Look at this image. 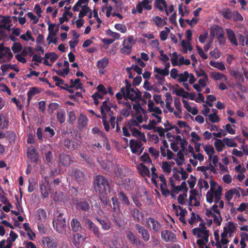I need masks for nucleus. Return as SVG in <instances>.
<instances>
[{"instance_id": "1", "label": "nucleus", "mask_w": 248, "mask_h": 248, "mask_svg": "<svg viewBox=\"0 0 248 248\" xmlns=\"http://www.w3.org/2000/svg\"><path fill=\"white\" fill-rule=\"evenodd\" d=\"M93 185L95 191L99 194H105L107 191H109L108 181L102 175H97L95 177Z\"/></svg>"}, {"instance_id": "2", "label": "nucleus", "mask_w": 248, "mask_h": 248, "mask_svg": "<svg viewBox=\"0 0 248 248\" xmlns=\"http://www.w3.org/2000/svg\"><path fill=\"white\" fill-rule=\"evenodd\" d=\"M48 34L46 40L48 44H50L53 43L55 44L58 43V39L57 35L59 30V25L58 24H51L48 23Z\"/></svg>"}, {"instance_id": "3", "label": "nucleus", "mask_w": 248, "mask_h": 248, "mask_svg": "<svg viewBox=\"0 0 248 248\" xmlns=\"http://www.w3.org/2000/svg\"><path fill=\"white\" fill-rule=\"evenodd\" d=\"M14 55L9 47L0 44V63L10 62Z\"/></svg>"}, {"instance_id": "4", "label": "nucleus", "mask_w": 248, "mask_h": 248, "mask_svg": "<svg viewBox=\"0 0 248 248\" xmlns=\"http://www.w3.org/2000/svg\"><path fill=\"white\" fill-rule=\"evenodd\" d=\"M84 223L89 230L93 233L95 237L98 238H101L102 237L99 228L91 219L86 218L84 220Z\"/></svg>"}, {"instance_id": "5", "label": "nucleus", "mask_w": 248, "mask_h": 248, "mask_svg": "<svg viewBox=\"0 0 248 248\" xmlns=\"http://www.w3.org/2000/svg\"><path fill=\"white\" fill-rule=\"evenodd\" d=\"M126 236L130 244L135 245L138 247L142 248L145 246V244L131 231H128L126 233Z\"/></svg>"}, {"instance_id": "6", "label": "nucleus", "mask_w": 248, "mask_h": 248, "mask_svg": "<svg viewBox=\"0 0 248 248\" xmlns=\"http://www.w3.org/2000/svg\"><path fill=\"white\" fill-rule=\"evenodd\" d=\"M141 95V92L138 88H135V92L129 91V94H128V93H126L125 99L127 100V99H129L132 101H135L139 102L142 99Z\"/></svg>"}, {"instance_id": "7", "label": "nucleus", "mask_w": 248, "mask_h": 248, "mask_svg": "<svg viewBox=\"0 0 248 248\" xmlns=\"http://www.w3.org/2000/svg\"><path fill=\"white\" fill-rule=\"evenodd\" d=\"M161 236L165 242H174L176 240L175 234L170 230L162 231Z\"/></svg>"}, {"instance_id": "8", "label": "nucleus", "mask_w": 248, "mask_h": 248, "mask_svg": "<svg viewBox=\"0 0 248 248\" xmlns=\"http://www.w3.org/2000/svg\"><path fill=\"white\" fill-rule=\"evenodd\" d=\"M12 26V20L10 16H2L0 17V28H4L10 31Z\"/></svg>"}, {"instance_id": "9", "label": "nucleus", "mask_w": 248, "mask_h": 248, "mask_svg": "<svg viewBox=\"0 0 248 248\" xmlns=\"http://www.w3.org/2000/svg\"><path fill=\"white\" fill-rule=\"evenodd\" d=\"M42 243L44 248H57L58 246L57 240L49 237H44Z\"/></svg>"}, {"instance_id": "10", "label": "nucleus", "mask_w": 248, "mask_h": 248, "mask_svg": "<svg viewBox=\"0 0 248 248\" xmlns=\"http://www.w3.org/2000/svg\"><path fill=\"white\" fill-rule=\"evenodd\" d=\"M112 219L115 226L118 228H122L124 226V221L120 212L112 213Z\"/></svg>"}, {"instance_id": "11", "label": "nucleus", "mask_w": 248, "mask_h": 248, "mask_svg": "<svg viewBox=\"0 0 248 248\" xmlns=\"http://www.w3.org/2000/svg\"><path fill=\"white\" fill-rule=\"evenodd\" d=\"M135 227L138 232L141 235L143 240L146 242H148L150 238V235L148 231L139 224H136Z\"/></svg>"}, {"instance_id": "12", "label": "nucleus", "mask_w": 248, "mask_h": 248, "mask_svg": "<svg viewBox=\"0 0 248 248\" xmlns=\"http://www.w3.org/2000/svg\"><path fill=\"white\" fill-rule=\"evenodd\" d=\"M130 148L131 152L133 154H136L138 150L140 149L143 145V144L140 141L131 139L129 141Z\"/></svg>"}, {"instance_id": "13", "label": "nucleus", "mask_w": 248, "mask_h": 248, "mask_svg": "<svg viewBox=\"0 0 248 248\" xmlns=\"http://www.w3.org/2000/svg\"><path fill=\"white\" fill-rule=\"evenodd\" d=\"M76 208L78 210L88 212L90 209V205L86 200H80L76 203Z\"/></svg>"}, {"instance_id": "14", "label": "nucleus", "mask_w": 248, "mask_h": 248, "mask_svg": "<svg viewBox=\"0 0 248 248\" xmlns=\"http://www.w3.org/2000/svg\"><path fill=\"white\" fill-rule=\"evenodd\" d=\"M210 35L214 37L215 35L216 37H221V35L224 33L223 29L217 25H215L210 29Z\"/></svg>"}, {"instance_id": "15", "label": "nucleus", "mask_w": 248, "mask_h": 248, "mask_svg": "<svg viewBox=\"0 0 248 248\" xmlns=\"http://www.w3.org/2000/svg\"><path fill=\"white\" fill-rule=\"evenodd\" d=\"M121 185L125 189L131 190L134 188L135 184V181L133 179L126 178L122 181Z\"/></svg>"}, {"instance_id": "16", "label": "nucleus", "mask_w": 248, "mask_h": 248, "mask_svg": "<svg viewBox=\"0 0 248 248\" xmlns=\"http://www.w3.org/2000/svg\"><path fill=\"white\" fill-rule=\"evenodd\" d=\"M61 214L57 218L54 219L53 225L54 230L59 233H62V220Z\"/></svg>"}, {"instance_id": "17", "label": "nucleus", "mask_w": 248, "mask_h": 248, "mask_svg": "<svg viewBox=\"0 0 248 248\" xmlns=\"http://www.w3.org/2000/svg\"><path fill=\"white\" fill-rule=\"evenodd\" d=\"M130 211L133 219L136 221L140 222L143 217V214L136 208H132Z\"/></svg>"}, {"instance_id": "18", "label": "nucleus", "mask_w": 248, "mask_h": 248, "mask_svg": "<svg viewBox=\"0 0 248 248\" xmlns=\"http://www.w3.org/2000/svg\"><path fill=\"white\" fill-rule=\"evenodd\" d=\"M226 31L230 42L232 45L237 46L238 43L234 31L231 29H226Z\"/></svg>"}, {"instance_id": "19", "label": "nucleus", "mask_w": 248, "mask_h": 248, "mask_svg": "<svg viewBox=\"0 0 248 248\" xmlns=\"http://www.w3.org/2000/svg\"><path fill=\"white\" fill-rule=\"evenodd\" d=\"M149 223H151L152 228L155 232H158L161 229V224L154 218L151 217H149L147 220V223L150 225Z\"/></svg>"}, {"instance_id": "20", "label": "nucleus", "mask_w": 248, "mask_h": 248, "mask_svg": "<svg viewBox=\"0 0 248 248\" xmlns=\"http://www.w3.org/2000/svg\"><path fill=\"white\" fill-rule=\"evenodd\" d=\"M74 179L78 183L83 181L84 179V173L79 170L75 169L72 174Z\"/></svg>"}, {"instance_id": "21", "label": "nucleus", "mask_w": 248, "mask_h": 248, "mask_svg": "<svg viewBox=\"0 0 248 248\" xmlns=\"http://www.w3.org/2000/svg\"><path fill=\"white\" fill-rule=\"evenodd\" d=\"M86 239V237L85 235L77 233L74 234L72 242L76 246L79 245L80 243L85 241Z\"/></svg>"}, {"instance_id": "22", "label": "nucleus", "mask_w": 248, "mask_h": 248, "mask_svg": "<svg viewBox=\"0 0 248 248\" xmlns=\"http://www.w3.org/2000/svg\"><path fill=\"white\" fill-rule=\"evenodd\" d=\"M20 38L25 42L31 41L34 42L35 41L31 32L29 30H27L25 33L20 35Z\"/></svg>"}, {"instance_id": "23", "label": "nucleus", "mask_w": 248, "mask_h": 248, "mask_svg": "<svg viewBox=\"0 0 248 248\" xmlns=\"http://www.w3.org/2000/svg\"><path fill=\"white\" fill-rule=\"evenodd\" d=\"M71 226L73 231L75 232H78L82 229L80 222L76 218H72L71 221Z\"/></svg>"}, {"instance_id": "24", "label": "nucleus", "mask_w": 248, "mask_h": 248, "mask_svg": "<svg viewBox=\"0 0 248 248\" xmlns=\"http://www.w3.org/2000/svg\"><path fill=\"white\" fill-rule=\"evenodd\" d=\"M37 150L33 147L31 146L28 149L27 156L32 161L37 160Z\"/></svg>"}, {"instance_id": "25", "label": "nucleus", "mask_w": 248, "mask_h": 248, "mask_svg": "<svg viewBox=\"0 0 248 248\" xmlns=\"http://www.w3.org/2000/svg\"><path fill=\"white\" fill-rule=\"evenodd\" d=\"M9 124V120L7 116L3 114H0V128L2 129H7Z\"/></svg>"}, {"instance_id": "26", "label": "nucleus", "mask_w": 248, "mask_h": 248, "mask_svg": "<svg viewBox=\"0 0 248 248\" xmlns=\"http://www.w3.org/2000/svg\"><path fill=\"white\" fill-rule=\"evenodd\" d=\"M136 43V40L134 39L132 35L129 36L126 39H125L123 42V46H127V48H132L133 45Z\"/></svg>"}, {"instance_id": "27", "label": "nucleus", "mask_w": 248, "mask_h": 248, "mask_svg": "<svg viewBox=\"0 0 248 248\" xmlns=\"http://www.w3.org/2000/svg\"><path fill=\"white\" fill-rule=\"evenodd\" d=\"M140 174L143 177H150V172L149 169L143 163H141L138 168Z\"/></svg>"}, {"instance_id": "28", "label": "nucleus", "mask_w": 248, "mask_h": 248, "mask_svg": "<svg viewBox=\"0 0 248 248\" xmlns=\"http://www.w3.org/2000/svg\"><path fill=\"white\" fill-rule=\"evenodd\" d=\"M96 220L101 224L102 229L104 231H108L110 229L111 225L109 221L96 217Z\"/></svg>"}, {"instance_id": "29", "label": "nucleus", "mask_w": 248, "mask_h": 248, "mask_svg": "<svg viewBox=\"0 0 248 248\" xmlns=\"http://www.w3.org/2000/svg\"><path fill=\"white\" fill-rule=\"evenodd\" d=\"M40 92V89L37 87H32L30 88L29 91L27 93L28 101L30 102L32 97L39 93Z\"/></svg>"}, {"instance_id": "30", "label": "nucleus", "mask_w": 248, "mask_h": 248, "mask_svg": "<svg viewBox=\"0 0 248 248\" xmlns=\"http://www.w3.org/2000/svg\"><path fill=\"white\" fill-rule=\"evenodd\" d=\"M190 195L189 196V200H195L194 203V206H199L200 204V202L197 200L196 196L198 195V191L195 189H193L190 190Z\"/></svg>"}, {"instance_id": "31", "label": "nucleus", "mask_w": 248, "mask_h": 248, "mask_svg": "<svg viewBox=\"0 0 248 248\" xmlns=\"http://www.w3.org/2000/svg\"><path fill=\"white\" fill-rule=\"evenodd\" d=\"M111 201L112 202V210L113 213H118L120 212V202H119L116 197H113L111 198Z\"/></svg>"}, {"instance_id": "32", "label": "nucleus", "mask_w": 248, "mask_h": 248, "mask_svg": "<svg viewBox=\"0 0 248 248\" xmlns=\"http://www.w3.org/2000/svg\"><path fill=\"white\" fill-rule=\"evenodd\" d=\"M22 48L23 46L19 42H14L11 46V49L15 55L20 53Z\"/></svg>"}, {"instance_id": "33", "label": "nucleus", "mask_w": 248, "mask_h": 248, "mask_svg": "<svg viewBox=\"0 0 248 248\" xmlns=\"http://www.w3.org/2000/svg\"><path fill=\"white\" fill-rule=\"evenodd\" d=\"M36 218L40 222L44 221L46 218V212L45 210L39 209L36 212Z\"/></svg>"}, {"instance_id": "34", "label": "nucleus", "mask_w": 248, "mask_h": 248, "mask_svg": "<svg viewBox=\"0 0 248 248\" xmlns=\"http://www.w3.org/2000/svg\"><path fill=\"white\" fill-rule=\"evenodd\" d=\"M210 76L215 80H227L226 76L219 72H212Z\"/></svg>"}, {"instance_id": "35", "label": "nucleus", "mask_w": 248, "mask_h": 248, "mask_svg": "<svg viewBox=\"0 0 248 248\" xmlns=\"http://www.w3.org/2000/svg\"><path fill=\"white\" fill-rule=\"evenodd\" d=\"M108 59L106 57H104L98 61L97 62V66L98 68L105 69L108 66Z\"/></svg>"}, {"instance_id": "36", "label": "nucleus", "mask_w": 248, "mask_h": 248, "mask_svg": "<svg viewBox=\"0 0 248 248\" xmlns=\"http://www.w3.org/2000/svg\"><path fill=\"white\" fill-rule=\"evenodd\" d=\"M214 139L216 140V141L214 142V145L217 151L218 152H221L225 146V145L223 143V140H222L216 138H214Z\"/></svg>"}, {"instance_id": "37", "label": "nucleus", "mask_w": 248, "mask_h": 248, "mask_svg": "<svg viewBox=\"0 0 248 248\" xmlns=\"http://www.w3.org/2000/svg\"><path fill=\"white\" fill-rule=\"evenodd\" d=\"M209 64L213 67L217 68L221 71L225 70L226 68L222 62H216L211 61L209 62Z\"/></svg>"}, {"instance_id": "38", "label": "nucleus", "mask_w": 248, "mask_h": 248, "mask_svg": "<svg viewBox=\"0 0 248 248\" xmlns=\"http://www.w3.org/2000/svg\"><path fill=\"white\" fill-rule=\"evenodd\" d=\"M19 54L25 56V57L28 55H29L30 57H31L33 54V48L31 46H28L25 48L23 47Z\"/></svg>"}, {"instance_id": "39", "label": "nucleus", "mask_w": 248, "mask_h": 248, "mask_svg": "<svg viewBox=\"0 0 248 248\" xmlns=\"http://www.w3.org/2000/svg\"><path fill=\"white\" fill-rule=\"evenodd\" d=\"M203 147L204 151L209 156V158L211 159L212 155L215 153L214 147L211 145H203Z\"/></svg>"}, {"instance_id": "40", "label": "nucleus", "mask_w": 248, "mask_h": 248, "mask_svg": "<svg viewBox=\"0 0 248 248\" xmlns=\"http://www.w3.org/2000/svg\"><path fill=\"white\" fill-rule=\"evenodd\" d=\"M88 118L84 115H80L78 119V124L80 127H84L87 125Z\"/></svg>"}, {"instance_id": "41", "label": "nucleus", "mask_w": 248, "mask_h": 248, "mask_svg": "<svg viewBox=\"0 0 248 248\" xmlns=\"http://www.w3.org/2000/svg\"><path fill=\"white\" fill-rule=\"evenodd\" d=\"M91 10L90 8L87 5H83L81 7V10L80 11L78 14V17H83L87 15V13H88L89 12H91Z\"/></svg>"}, {"instance_id": "42", "label": "nucleus", "mask_w": 248, "mask_h": 248, "mask_svg": "<svg viewBox=\"0 0 248 248\" xmlns=\"http://www.w3.org/2000/svg\"><path fill=\"white\" fill-rule=\"evenodd\" d=\"M109 102V98H108L107 100L104 101L103 102L102 105L100 108V112L101 114H103L104 112H109L111 110L110 107L108 105V102Z\"/></svg>"}, {"instance_id": "43", "label": "nucleus", "mask_w": 248, "mask_h": 248, "mask_svg": "<svg viewBox=\"0 0 248 248\" xmlns=\"http://www.w3.org/2000/svg\"><path fill=\"white\" fill-rule=\"evenodd\" d=\"M27 16L29 19L30 21L32 24H37L39 21V17L37 16H35L32 12H28L27 14Z\"/></svg>"}, {"instance_id": "44", "label": "nucleus", "mask_w": 248, "mask_h": 248, "mask_svg": "<svg viewBox=\"0 0 248 248\" xmlns=\"http://www.w3.org/2000/svg\"><path fill=\"white\" fill-rule=\"evenodd\" d=\"M223 142L228 147H236L237 146V144L235 142L233 139H229L228 138H224L223 139Z\"/></svg>"}, {"instance_id": "45", "label": "nucleus", "mask_w": 248, "mask_h": 248, "mask_svg": "<svg viewBox=\"0 0 248 248\" xmlns=\"http://www.w3.org/2000/svg\"><path fill=\"white\" fill-rule=\"evenodd\" d=\"M178 81L180 82L184 83L187 81L189 78V74L187 71H185L183 73L178 74Z\"/></svg>"}, {"instance_id": "46", "label": "nucleus", "mask_w": 248, "mask_h": 248, "mask_svg": "<svg viewBox=\"0 0 248 248\" xmlns=\"http://www.w3.org/2000/svg\"><path fill=\"white\" fill-rule=\"evenodd\" d=\"M70 82L71 87H76L77 89L82 88V84L80 82L79 78H77L74 80L71 79Z\"/></svg>"}, {"instance_id": "47", "label": "nucleus", "mask_w": 248, "mask_h": 248, "mask_svg": "<svg viewBox=\"0 0 248 248\" xmlns=\"http://www.w3.org/2000/svg\"><path fill=\"white\" fill-rule=\"evenodd\" d=\"M119 197L124 204L127 205H129L130 204V202L128 198L124 192H120L119 193Z\"/></svg>"}, {"instance_id": "48", "label": "nucleus", "mask_w": 248, "mask_h": 248, "mask_svg": "<svg viewBox=\"0 0 248 248\" xmlns=\"http://www.w3.org/2000/svg\"><path fill=\"white\" fill-rule=\"evenodd\" d=\"M233 12H232L229 9H227L222 14L223 17L228 20L232 19L233 18Z\"/></svg>"}, {"instance_id": "49", "label": "nucleus", "mask_w": 248, "mask_h": 248, "mask_svg": "<svg viewBox=\"0 0 248 248\" xmlns=\"http://www.w3.org/2000/svg\"><path fill=\"white\" fill-rule=\"evenodd\" d=\"M165 30H163L160 32V38L162 41H165L168 37V34L170 32V30L168 27L165 28Z\"/></svg>"}, {"instance_id": "50", "label": "nucleus", "mask_w": 248, "mask_h": 248, "mask_svg": "<svg viewBox=\"0 0 248 248\" xmlns=\"http://www.w3.org/2000/svg\"><path fill=\"white\" fill-rule=\"evenodd\" d=\"M17 236L18 235L16 233L11 231L10 232L9 237L7 238L6 240L7 242L10 243V245L12 244L13 245V243L15 241Z\"/></svg>"}, {"instance_id": "51", "label": "nucleus", "mask_w": 248, "mask_h": 248, "mask_svg": "<svg viewBox=\"0 0 248 248\" xmlns=\"http://www.w3.org/2000/svg\"><path fill=\"white\" fill-rule=\"evenodd\" d=\"M154 71L155 73L162 75L163 77H166L169 74V71H167L165 69H161L157 67H154Z\"/></svg>"}, {"instance_id": "52", "label": "nucleus", "mask_w": 248, "mask_h": 248, "mask_svg": "<svg viewBox=\"0 0 248 248\" xmlns=\"http://www.w3.org/2000/svg\"><path fill=\"white\" fill-rule=\"evenodd\" d=\"M156 124V122L155 120L153 119L152 120H150L149 122V123L148 125L147 124H142V127L147 130H151L155 127V126Z\"/></svg>"}, {"instance_id": "53", "label": "nucleus", "mask_w": 248, "mask_h": 248, "mask_svg": "<svg viewBox=\"0 0 248 248\" xmlns=\"http://www.w3.org/2000/svg\"><path fill=\"white\" fill-rule=\"evenodd\" d=\"M32 61L34 62L35 65H38V63H41L43 58L40 54H32Z\"/></svg>"}, {"instance_id": "54", "label": "nucleus", "mask_w": 248, "mask_h": 248, "mask_svg": "<svg viewBox=\"0 0 248 248\" xmlns=\"http://www.w3.org/2000/svg\"><path fill=\"white\" fill-rule=\"evenodd\" d=\"M232 20L234 22H237L238 21H242L244 20V18L237 11H233Z\"/></svg>"}, {"instance_id": "55", "label": "nucleus", "mask_w": 248, "mask_h": 248, "mask_svg": "<svg viewBox=\"0 0 248 248\" xmlns=\"http://www.w3.org/2000/svg\"><path fill=\"white\" fill-rule=\"evenodd\" d=\"M162 169L164 172L168 173H170L171 170L170 165L167 161L162 162Z\"/></svg>"}, {"instance_id": "56", "label": "nucleus", "mask_w": 248, "mask_h": 248, "mask_svg": "<svg viewBox=\"0 0 248 248\" xmlns=\"http://www.w3.org/2000/svg\"><path fill=\"white\" fill-rule=\"evenodd\" d=\"M71 162L72 160L71 156L67 154H63V166L69 165Z\"/></svg>"}, {"instance_id": "57", "label": "nucleus", "mask_w": 248, "mask_h": 248, "mask_svg": "<svg viewBox=\"0 0 248 248\" xmlns=\"http://www.w3.org/2000/svg\"><path fill=\"white\" fill-rule=\"evenodd\" d=\"M106 34L109 36L112 37L116 39H118L120 37L119 33L113 32L110 29H108L106 31Z\"/></svg>"}, {"instance_id": "58", "label": "nucleus", "mask_w": 248, "mask_h": 248, "mask_svg": "<svg viewBox=\"0 0 248 248\" xmlns=\"http://www.w3.org/2000/svg\"><path fill=\"white\" fill-rule=\"evenodd\" d=\"M141 160L147 163H152V160L151 159L149 154L147 153H144L140 156Z\"/></svg>"}, {"instance_id": "59", "label": "nucleus", "mask_w": 248, "mask_h": 248, "mask_svg": "<svg viewBox=\"0 0 248 248\" xmlns=\"http://www.w3.org/2000/svg\"><path fill=\"white\" fill-rule=\"evenodd\" d=\"M174 105L176 108V109L180 113L182 112V106L181 101L179 98H175L174 100Z\"/></svg>"}, {"instance_id": "60", "label": "nucleus", "mask_w": 248, "mask_h": 248, "mask_svg": "<svg viewBox=\"0 0 248 248\" xmlns=\"http://www.w3.org/2000/svg\"><path fill=\"white\" fill-rule=\"evenodd\" d=\"M115 28L122 33H125L127 31L125 25L121 24H116L114 26Z\"/></svg>"}, {"instance_id": "61", "label": "nucleus", "mask_w": 248, "mask_h": 248, "mask_svg": "<svg viewBox=\"0 0 248 248\" xmlns=\"http://www.w3.org/2000/svg\"><path fill=\"white\" fill-rule=\"evenodd\" d=\"M190 180H188L187 181V182L188 183V184L189 186V187L191 189L193 188L195 184L196 183V177L193 176L192 175H190Z\"/></svg>"}, {"instance_id": "62", "label": "nucleus", "mask_w": 248, "mask_h": 248, "mask_svg": "<svg viewBox=\"0 0 248 248\" xmlns=\"http://www.w3.org/2000/svg\"><path fill=\"white\" fill-rule=\"evenodd\" d=\"M148 151L155 158H157L159 156V151L153 147H150L148 149Z\"/></svg>"}, {"instance_id": "63", "label": "nucleus", "mask_w": 248, "mask_h": 248, "mask_svg": "<svg viewBox=\"0 0 248 248\" xmlns=\"http://www.w3.org/2000/svg\"><path fill=\"white\" fill-rule=\"evenodd\" d=\"M228 232L233 233L236 231V227L234 223L232 221H229L227 223Z\"/></svg>"}, {"instance_id": "64", "label": "nucleus", "mask_w": 248, "mask_h": 248, "mask_svg": "<svg viewBox=\"0 0 248 248\" xmlns=\"http://www.w3.org/2000/svg\"><path fill=\"white\" fill-rule=\"evenodd\" d=\"M69 124H73L76 120V116L75 113L73 111H71L68 113Z\"/></svg>"}]
</instances>
